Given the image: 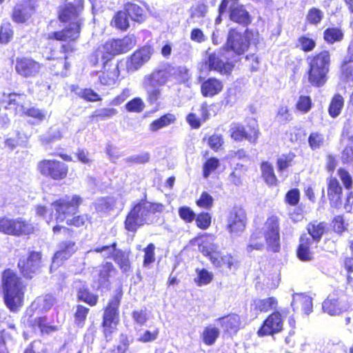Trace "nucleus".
Here are the masks:
<instances>
[{"instance_id": "obj_46", "label": "nucleus", "mask_w": 353, "mask_h": 353, "mask_svg": "<svg viewBox=\"0 0 353 353\" xmlns=\"http://www.w3.org/2000/svg\"><path fill=\"white\" fill-rule=\"evenodd\" d=\"M196 272L197 276L194 279V281L199 286L210 283L213 279V274L205 269H196Z\"/></svg>"}, {"instance_id": "obj_51", "label": "nucleus", "mask_w": 353, "mask_h": 353, "mask_svg": "<svg viewBox=\"0 0 353 353\" xmlns=\"http://www.w3.org/2000/svg\"><path fill=\"white\" fill-rule=\"evenodd\" d=\"M296 109L303 113L307 112L312 108V100L310 97L301 95L296 104Z\"/></svg>"}, {"instance_id": "obj_48", "label": "nucleus", "mask_w": 353, "mask_h": 353, "mask_svg": "<svg viewBox=\"0 0 353 353\" xmlns=\"http://www.w3.org/2000/svg\"><path fill=\"white\" fill-rule=\"evenodd\" d=\"M144 108L145 103L139 97L134 98L125 104V109L131 112H141Z\"/></svg>"}, {"instance_id": "obj_3", "label": "nucleus", "mask_w": 353, "mask_h": 353, "mask_svg": "<svg viewBox=\"0 0 353 353\" xmlns=\"http://www.w3.org/2000/svg\"><path fill=\"white\" fill-rule=\"evenodd\" d=\"M164 205L160 203H152L142 199L135 204L126 216L125 228L134 232L144 224H149L154 219L157 213H161Z\"/></svg>"}, {"instance_id": "obj_45", "label": "nucleus", "mask_w": 353, "mask_h": 353, "mask_svg": "<svg viewBox=\"0 0 353 353\" xmlns=\"http://www.w3.org/2000/svg\"><path fill=\"white\" fill-rule=\"evenodd\" d=\"M77 296L79 300L87 303L91 306L95 305L98 301V296L90 293L85 288H79Z\"/></svg>"}, {"instance_id": "obj_28", "label": "nucleus", "mask_w": 353, "mask_h": 353, "mask_svg": "<svg viewBox=\"0 0 353 353\" xmlns=\"http://www.w3.org/2000/svg\"><path fill=\"white\" fill-rule=\"evenodd\" d=\"M216 321L219 322L225 332L231 334L236 333L241 323L240 316L236 314L217 319Z\"/></svg>"}, {"instance_id": "obj_58", "label": "nucleus", "mask_w": 353, "mask_h": 353, "mask_svg": "<svg viewBox=\"0 0 353 353\" xmlns=\"http://www.w3.org/2000/svg\"><path fill=\"white\" fill-rule=\"evenodd\" d=\"M89 309L83 306L78 305L77 307V311L74 314L75 322L78 324L79 326L82 327L84 324V321L86 319V316L88 314Z\"/></svg>"}, {"instance_id": "obj_25", "label": "nucleus", "mask_w": 353, "mask_h": 353, "mask_svg": "<svg viewBox=\"0 0 353 353\" xmlns=\"http://www.w3.org/2000/svg\"><path fill=\"white\" fill-rule=\"evenodd\" d=\"M153 54V49L150 46H144L137 50L131 56L130 64L132 67L137 70L144 63L148 62Z\"/></svg>"}, {"instance_id": "obj_16", "label": "nucleus", "mask_w": 353, "mask_h": 353, "mask_svg": "<svg viewBox=\"0 0 353 353\" xmlns=\"http://www.w3.org/2000/svg\"><path fill=\"white\" fill-rule=\"evenodd\" d=\"M283 327V319L281 313L274 312L264 321L261 329L258 331V334L260 336L273 335L280 332Z\"/></svg>"}, {"instance_id": "obj_61", "label": "nucleus", "mask_w": 353, "mask_h": 353, "mask_svg": "<svg viewBox=\"0 0 353 353\" xmlns=\"http://www.w3.org/2000/svg\"><path fill=\"white\" fill-rule=\"evenodd\" d=\"M214 199L212 196L206 192H203L196 201V204L203 208L210 209L212 207Z\"/></svg>"}, {"instance_id": "obj_12", "label": "nucleus", "mask_w": 353, "mask_h": 353, "mask_svg": "<svg viewBox=\"0 0 353 353\" xmlns=\"http://www.w3.org/2000/svg\"><path fill=\"white\" fill-rule=\"evenodd\" d=\"M263 234L267 244L273 252H277L279 248V221L276 216L269 217L264 223Z\"/></svg>"}, {"instance_id": "obj_42", "label": "nucleus", "mask_w": 353, "mask_h": 353, "mask_svg": "<svg viewBox=\"0 0 353 353\" xmlns=\"http://www.w3.org/2000/svg\"><path fill=\"white\" fill-rule=\"evenodd\" d=\"M220 334L219 330L212 326H208L205 328L202 334V339L205 344L208 345H213Z\"/></svg>"}, {"instance_id": "obj_60", "label": "nucleus", "mask_w": 353, "mask_h": 353, "mask_svg": "<svg viewBox=\"0 0 353 353\" xmlns=\"http://www.w3.org/2000/svg\"><path fill=\"white\" fill-rule=\"evenodd\" d=\"M219 165V161L216 158L209 159L203 165V176L206 179L210 173L214 171Z\"/></svg>"}, {"instance_id": "obj_35", "label": "nucleus", "mask_w": 353, "mask_h": 353, "mask_svg": "<svg viewBox=\"0 0 353 353\" xmlns=\"http://www.w3.org/2000/svg\"><path fill=\"white\" fill-rule=\"evenodd\" d=\"M307 230L312 238V241L319 242L326 230V225L324 222L314 221L308 223Z\"/></svg>"}, {"instance_id": "obj_34", "label": "nucleus", "mask_w": 353, "mask_h": 353, "mask_svg": "<svg viewBox=\"0 0 353 353\" xmlns=\"http://www.w3.org/2000/svg\"><path fill=\"white\" fill-rule=\"evenodd\" d=\"M301 305L303 311L305 314H309L312 311V298L305 294H296L293 296L292 305L293 307H299Z\"/></svg>"}, {"instance_id": "obj_30", "label": "nucleus", "mask_w": 353, "mask_h": 353, "mask_svg": "<svg viewBox=\"0 0 353 353\" xmlns=\"http://www.w3.org/2000/svg\"><path fill=\"white\" fill-rule=\"evenodd\" d=\"M223 87L221 81L215 78H210L202 83L201 93L205 97H212L219 94L222 90Z\"/></svg>"}, {"instance_id": "obj_64", "label": "nucleus", "mask_w": 353, "mask_h": 353, "mask_svg": "<svg viewBox=\"0 0 353 353\" xmlns=\"http://www.w3.org/2000/svg\"><path fill=\"white\" fill-rule=\"evenodd\" d=\"M341 159L343 163L353 161V143L347 145L341 152Z\"/></svg>"}, {"instance_id": "obj_53", "label": "nucleus", "mask_w": 353, "mask_h": 353, "mask_svg": "<svg viewBox=\"0 0 353 353\" xmlns=\"http://www.w3.org/2000/svg\"><path fill=\"white\" fill-rule=\"evenodd\" d=\"M298 45L304 52H310L316 46V42L314 39L305 36H302L298 39Z\"/></svg>"}, {"instance_id": "obj_33", "label": "nucleus", "mask_w": 353, "mask_h": 353, "mask_svg": "<svg viewBox=\"0 0 353 353\" xmlns=\"http://www.w3.org/2000/svg\"><path fill=\"white\" fill-rule=\"evenodd\" d=\"M312 239L306 235H303L300 239V244L297 250L298 258L303 261H308L312 259V254L310 250Z\"/></svg>"}, {"instance_id": "obj_44", "label": "nucleus", "mask_w": 353, "mask_h": 353, "mask_svg": "<svg viewBox=\"0 0 353 353\" xmlns=\"http://www.w3.org/2000/svg\"><path fill=\"white\" fill-rule=\"evenodd\" d=\"M55 303V299L52 296L47 294L44 296L38 297L34 304H36L40 310L47 311L50 310Z\"/></svg>"}, {"instance_id": "obj_20", "label": "nucleus", "mask_w": 353, "mask_h": 353, "mask_svg": "<svg viewBox=\"0 0 353 353\" xmlns=\"http://www.w3.org/2000/svg\"><path fill=\"white\" fill-rule=\"evenodd\" d=\"M116 243H112L110 246H103L94 250L96 252H107V256L114 252V260L119 265L123 272H127L130 270V263L128 254L121 250H116Z\"/></svg>"}, {"instance_id": "obj_14", "label": "nucleus", "mask_w": 353, "mask_h": 353, "mask_svg": "<svg viewBox=\"0 0 353 353\" xmlns=\"http://www.w3.org/2000/svg\"><path fill=\"white\" fill-rule=\"evenodd\" d=\"M135 37L128 35L121 39H112L105 42L103 50L109 55H116L130 50L136 45Z\"/></svg>"}, {"instance_id": "obj_15", "label": "nucleus", "mask_w": 353, "mask_h": 353, "mask_svg": "<svg viewBox=\"0 0 353 353\" xmlns=\"http://www.w3.org/2000/svg\"><path fill=\"white\" fill-rule=\"evenodd\" d=\"M250 130L247 131L245 128L240 124H234L231 127V137L235 141H242L243 139L248 140L251 143H255L259 137V131L256 121L254 119L249 123Z\"/></svg>"}, {"instance_id": "obj_10", "label": "nucleus", "mask_w": 353, "mask_h": 353, "mask_svg": "<svg viewBox=\"0 0 353 353\" xmlns=\"http://www.w3.org/2000/svg\"><path fill=\"white\" fill-rule=\"evenodd\" d=\"M253 33L248 30L242 34L235 30L231 29L229 31L226 47L225 48L228 49V54L229 53V49L236 54H243L248 49L250 39Z\"/></svg>"}, {"instance_id": "obj_49", "label": "nucleus", "mask_w": 353, "mask_h": 353, "mask_svg": "<svg viewBox=\"0 0 353 353\" xmlns=\"http://www.w3.org/2000/svg\"><path fill=\"white\" fill-rule=\"evenodd\" d=\"M325 142L324 136L319 132H312L308 138L310 147L312 150H316L323 145Z\"/></svg>"}, {"instance_id": "obj_6", "label": "nucleus", "mask_w": 353, "mask_h": 353, "mask_svg": "<svg viewBox=\"0 0 353 353\" xmlns=\"http://www.w3.org/2000/svg\"><path fill=\"white\" fill-rule=\"evenodd\" d=\"M310 64L309 81L314 85L320 87L326 81V75L329 71L330 54L324 50L316 55L307 59Z\"/></svg>"}, {"instance_id": "obj_24", "label": "nucleus", "mask_w": 353, "mask_h": 353, "mask_svg": "<svg viewBox=\"0 0 353 353\" xmlns=\"http://www.w3.org/2000/svg\"><path fill=\"white\" fill-rule=\"evenodd\" d=\"M199 241V251L204 256L209 257L210 261H212V257L219 256V246L214 243L212 236H202Z\"/></svg>"}, {"instance_id": "obj_38", "label": "nucleus", "mask_w": 353, "mask_h": 353, "mask_svg": "<svg viewBox=\"0 0 353 353\" xmlns=\"http://www.w3.org/2000/svg\"><path fill=\"white\" fill-rule=\"evenodd\" d=\"M263 247L264 244L262 240L261 232L259 230L254 231L246 246V251L250 253L254 250H261Z\"/></svg>"}, {"instance_id": "obj_40", "label": "nucleus", "mask_w": 353, "mask_h": 353, "mask_svg": "<svg viewBox=\"0 0 353 353\" xmlns=\"http://www.w3.org/2000/svg\"><path fill=\"white\" fill-rule=\"evenodd\" d=\"M176 120L175 116L172 114H167L159 119L154 120L150 125V130L152 132H156L161 128L166 127L170 124L174 122Z\"/></svg>"}, {"instance_id": "obj_26", "label": "nucleus", "mask_w": 353, "mask_h": 353, "mask_svg": "<svg viewBox=\"0 0 353 353\" xmlns=\"http://www.w3.org/2000/svg\"><path fill=\"white\" fill-rule=\"evenodd\" d=\"M327 194L331 205L339 208L341 204L342 188L336 179L331 177L328 180Z\"/></svg>"}, {"instance_id": "obj_19", "label": "nucleus", "mask_w": 353, "mask_h": 353, "mask_svg": "<svg viewBox=\"0 0 353 353\" xmlns=\"http://www.w3.org/2000/svg\"><path fill=\"white\" fill-rule=\"evenodd\" d=\"M36 0H23L17 4L12 12V19L17 23H25L31 18L34 13Z\"/></svg>"}, {"instance_id": "obj_47", "label": "nucleus", "mask_w": 353, "mask_h": 353, "mask_svg": "<svg viewBox=\"0 0 353 353\" xmlns=\"http://www.w3.org/2000/svg\"><path fill=\"white\" fill-rule=\"evenodd\" d=\"M343 106V97L339 94L335 95L334 97V98L332 99L331 103L330 105V107H329L330 114L332 117H336V116H338L340 114Z\"/></svg>"}, {"instance_id": "obj_41", "label": "nucleus", "mask_w": 353, "mask_h": 353, "mask_svg": "<svg viewBox=\"0 0 353 353\" xmlns=\"http://www.w3.org/2000/svg\"><path fill=\"white\" fill-rule=\"evenodd\" d=\"M343 36L344 34L343 31L338 28H327L323 33V38L325 41L331 44L342 41Z\"/></svg>"}, {"instance_id": "obj_39", "label": "nucleus", "mask_w": 353, "mask_h": 353, "mask_svg": "<svg viewBox=\"0 0 353 353\" xmlns=\"http://www.w3.org/2000/svg\"><path fill=\"white\" fill-rule=\"evenodd\" d=\"M262 176L265 183L270 185L276 184V177L274 172L273 166L268 161H264L261 165Z\"/></svg>"}, {"instance_id": "obj_50", "label": "nucleus", "mask_w": 353, "mask_h": 353, "mask_svg": "<svg viewBox=\"0 0 353 353\" xmlns=\"http://www.w3.org/2000/svg\"><path fill=\"white\" fill-rule=\"evenodd\" d=\"M13 31L10 23L3 24L0 28V43H8L12 39Z\"/></svg>"}, {"instance_id": "obj_17", "label": "nucleus", "mask_w": 353, "mask_h": 353, "mask_svg": "<svg viewBox=\"0 0 353 353\" xmlns=\"http://www.w3.org/2000/svg\"><path fill=\"white\" fill-rule=\"evenodd\" d=\"M246 225V214L242 208H234L228 219L227 228L231 234H239L244 231Z\"/></svg>"}, {"instance_id": "obj_43", "label": "nucleus", "mask_w": 353, "mask_h": 353, "mask_svg": "<svg viewBox=\"0 0 353 353\" xmlns=\"http://www.w3.org/2000/svg\"><path fill=\"white\" fill-rule=\"evenodd\" d=\"M112 23L120 30H126L129 27V18L126 12H118L112 21Z\"/></svg>"}, {"instance_id": "obj_7", "label": "nucleus", "mask_w": 353, "mask_h": 353, "mask_svg": "<svg viewBox=\"0 0 353 353\" xmlns=\"http://www.w3.org/2000/svg\"><path fill=\"white\" fill-rule=\"evenodd\" d=\"M37 168L42 176L57 181L65 179L68 172V166L65 163L55 159H43Z\"/></svg>"}, {"instance_id": "obj_27", "label": "nucleus", "mask_w": 353, "mask_h": 353, "mask_svg": "<svg viewBox=\"0 0 353 353\" xmlns=\"http://www.w3.org/2000/svg\"><path fill=\"white\" fill-rule=\"evenodd\" d=\"M230 19L243 26H248L252 21L249 12L243 5L234 6L229 10Z\"/></svg>"}, {"instance_id": "obj_36", "label": "nucleus", "mask_w": 353, "mask_h": 353, "mask_svg": "<svg viewBox=\"0 0 353 353\" xmlns=\"http://www.w3.org/2000/svg\"><path fill=\"white\" fill-rule=\"evenodd\" d=\"M253 305L256 310L262 312H267L270 310H275L278 305L277 299L275 297H269L264 299H256Z\"/></svg>"}, {"instance_id": "obj_37", "label": "nucleus", "mask_w": 353, "mask_h": 353, "mask_svg": "<svg viewBox=\"0 0 353 353\" xmlns=\"http://www.w3.org/2000/svg\"><path fill=\"white\" fill-rule=\"evenodd\" d=\"M125 12L134 21L142 22L145 19L143 10L138 5L128 3L125 6Z\"/></svg>"}, {"instance_id": "obj_23", "label": "nucleus", "mask_w": 353, "mask_h": 353, "mask_svg": "<svg viewBox=\"0 0 353 353\" xmlns=\"http://www.w3.org/2000/svg\"><path fill=\"white\" fill-rule=\"evenodd\" d=\"M28 103V101L25 94L12 93L8 96L6 108L14 110L16 114L23 116Z\"/></svg>"}, {"instance_id": "obj_63", "label": "nucleus", "mask_w": 353, "mask_h": 353, "mask_svg": "<svg viewBox=\"0 0 353 353\" xmlns=\"http://www.w3.org/2000/svg\"><path fill=\"white\" fill-rule=\"evenodd\" d=\"M196 223L199 228L205 230L211 223V216L208 213H201L196 218Z\"/></svg>"}, {"instance_id": "obj_8", "label": "nucleus", "mask_w": 353, "mask_h": 353, "mask_svg": "<svg viewBox=\"0 0 353 353\" xmlns=\"http://www.w3.org/2000/svg\"><path fill=\"white\" fill-rule=\"evenodd\" d=\"M120 296L112 298L104 310L103 316V332L106 338L111 335L119 322V307Z\"/></svg>"}, {"instance_id": "obj_21", "label": "nucleus", "mask_w": 353, "mask_h": 353, "mask_svg": "<svg viewBox=\"0 0 353 353\" xmlns=\"http://www.w3.org/2000/svg\"><path fill=\"white\" fill-rule=\"evenodd\" d=\"M41 263V255L39 252H32L29 256L21 259L18 266L23 275L27 278H32V274L39 270Z\"/></svg>"}, {"instance_id": "obj_54", "label": "nucleus", "mask_w": 353, "mask_h": 353, "mask_svg": "<svg viewBox=\"0 0 353 353\" xmlns=\"http://www.w3.org/2000/svg\"><path fill=\"white\" fill-rule=\"evenodd\" d=\"M23 116L30 117L38 120L39 121H41L46 118V111L44 110H39L34 107H27Z\"/></svg>"}, {"instance_id": "obj_1", "label": "nucleus", "mask_w": 353, "mask_h": 353, "mask_svg": "<svg viewBox=\"0 0 353 353\" xmlns=\"http://www.w3.org/2000/svg\"><path fill=\"white\" fill-rule=\"evenodd\" d=\"M187 72L188 70L184 67H174L168 62H164L145 75L142 86L146 91L148 102L153 104L161 99V87L164 86L171 77L178 78L179 74L185 75Z\"/></svg>"}, {"instance_id": "obj_9", "label": "nucleus", "mask_w": 353, "mask_h": 353, "mask_svg": "<svg viewBox=\"0 0 353 353\" xmlns=\"http://www.w3.org/2000/svg\"><path fill=\"white\" fill-rule=\"evenodd\" d=\"M81 202L82 199L78 195L66 196L54 202L52 205L59 214L57 216V222H62L68 215L74 214Z\"/></svg>"}, {"instance_id": "obj_59", "label": "nucleus", "mask_w": 353, "mask_h": 353, "mask_svg": "<svg viewBox=\"0 0 353 353\" xmlns=\"http://www.w3.org/2000/svg\"><path fill=\"white\" fill-rule=\"evenodd\" d=\"M341 79L347 82L353 83V65L345 62L341 68Z\"/></svg>"}, {"instance_id": "obj_57", "label": "nucleus", "mask_w": 353, "mask_h": 353, "mask_svg": "<svg viewBox=\"0 0 353 353\" xmlns=\"http://www.w3.org/2000/svg\"><path fill=\"white\" fill-rule=\"evenodd\" d=\"M34 329L38 327L42 334H48L54 330L52 326L48 325L47 319L46 317L35 319L34 321Z\"/></svg>"}, {"instance_id": "obj_29", "label": "nucleus", "mask_w": 353, "mask_h": 353, "mask_svg": "<svg viewBox=\"0 0 353 353\" xmlns=\"http://www.w3.org/2000/svg\"><path fill=\"white\" fill-rule=\"evenodd\" d=\"M211 263L216 268L225 267L228 270H236L239 262L237 259L230 254H222L219 252V256L212 257Z\"/></svg>"}, {"instance_id": "obj_32", "label": "nucleus", "mask_w": 353, "mask_h": 353, "mask_svg": "<svg viewBox=\"0 0 353 353\" xmlns=\"http://www.w3.org/2000/svg\"><path fill=\"white\" fill-rule=\"evenodd\" d=\"M119 76V70L118 66L108 65V68L106 69L100 76L99 77V81L101 85H112L115 83Z\"/></svg>"}, {"instance_id": "obj_31", "label": "nucleus", "mask_w": 353, "mask_h": 353, "mask_svg": "<svg viewBox=\"0 0 353 353\" xmlns=\"http://www.w3.org/2000/svg\"><path fill=\"white\" fill-rule=\"evenodd\" d=\"M323 310L330 315H339L345 310V307L338 298L329 296L323 303Z\"/></svg>"}, {"instance_id": "obj_2", "label": "nucleus", "mask_w": 353, "mask_h": 353, "mask_svg": "<svg viewBox=\"0 0 353 353\" xmlns=\"http://www.w3.org/2000/svg\"><path fill=\"white\" fill-rule=\"evenodd\" d=\"M83 9V0H74L72 2L65 3L60 6L59 10V19L63 22H69V25L64 30L59 32H50L48 34L50 39L59 41H74L79 37L83 19L81 14Z\"/></svg>"}, {"instance_id": "obj_18", "label": "nucleus", "mask_w": 353, "mask_h": 353, "mask_svg": "<svg viewBox=\"0 0 353 353\" xmlns=\"http://www.w3.org/2000/svg\"><path fill=\"white\" fill-rule=\"evenodd\" d=\"M40 69V63L32 59L22 57L16 60L15 70L23 77H34L39 72Z\"/></svg>"}, {"instance_id": "obj_11", "label": "nucleus", "mask_w": 353, "mask_h": 353, "mask_svg": "<svg viewBox=\"0 0 353 353\" xmlns=\"http://www.w3.org/2000/svg\"><path fill=\"white\" fill-rule=\"evenodd\" d=\"M33 230L31 224L21 218L11 219L3 217L0 219V232L5 234L19 236L32 233Z\"/></svg>"}, {"instance_id": "obj_4", "label": "nucleus", "mask_w": 353, "mask_h": 353, "mask_svg": "<svg viewBox=\"0 0 353 353\" xmlns=\"http://www.w3.org/2000/svg\"><path fill=\"white\" fill-rule=\"evenodd\" d=\"M2 284L6 306L10 310L17 312L23 305L26 287L18 276L10 270L3 272Z\"/></svg>"}, {"instance_id": "obj_56", "label": "nucleus", "mask_w": 353, "mask_h": 353, "mask_svg": "<svg viewBox=\"0 0 353 353\" xmlns=\"http://www.w3.org/2000/svg\"><path fill=\"white\" fill-rule=\"evenodd\" d=\"M117 114V110L112 108H101L96 110L92 115V117H98L101 119H107L111 118Z\"/></svg>"}, {"instance_id": "obj_22", "label": "nucleus", "mask_w": 353, "mask_h": 353, "mask_svg": "<svg viewBox=\"0 0 353 353\" xmlns=\"http://www.w3.org/2000/svg\"><path fill=\"white\" fill-rule=\"evenodd\" d=\"M77 250V246L74 242L71 241L61 242L59 245V250L54 254L52 266H59L63 261L69 259Z\"/></svg>"}, {"instance_id": "obj_52", "label": "nucleus", "mask_w": 353, "mask_h": 353, "mask_svg": "<svg viewBox=\"0 0 353 353\" xmlns=\"http://www.w3.org/2000/svg\"><path fill=\"white\" fill-rule=\"evenodd\" d=\"M154 250L155 245L153 243H150L145 248H144L143 266L148 267L151 263L154 262Z\"/></svg>"}, {"instance_id": "obj_55", "label": "nucleus", "mask_w": 353, "mask_h": 353, "mask_svg": "<svg viewBox=\"0 0 353 353\" xmlns=\"http://www.w3.org/2000/svg\"><path fill=\"white\" fill-rule=\"evenodd\" d=\"M323 17V13L318 8H311L307 14V20L310 23L316 25L319 23Z\"/></svg>"}, {"instance_id": "obj_13", "label": "nucleus", "mask_w": 353, "mask_h": 353, "mask_svg": "<svg viewBox=\"0 0 353 353\" xmlns=\"http://www.w3.org/2000/svg\"><path fill=\"white\" fill-rule=\"evenodd\" d=\"M135 37L128 35L121 39H112L105 42L103 50L109 55H116L130 50L136 45Z\"/></svg>"}, {"instance_id": "obj_5", "label": "nucleus", "mask_w": 353, "mask_h": 353, "mask_svg": "<svg viewBox=\"0 0 353 353\" xmlns=\"http://www.w3.org/2000/svg\"><path fill=\"white\" fill-rule=\"evenodd\" d=\"M227 48H221L217 51L206 50L205 57L200 63L199 70L201 72L216 71L221 74H228L233 68V65L228 61Z\"/></svg>"}, {"instance_id": "obj_62", "label": "nucleus", "mask_w": 353, "mask_h": 353, "mask_svg": "<svg viewBox=\"0 0 353 353\" xmlns=\"http://www.w3.org/2000/svg\"><path fill=\"white\" fill-rule=\"evenodd\" d=\"M294 154H288L283 155L277 160V166L279 171H283L292 165Z\"/></svg>"}]
</instances>
